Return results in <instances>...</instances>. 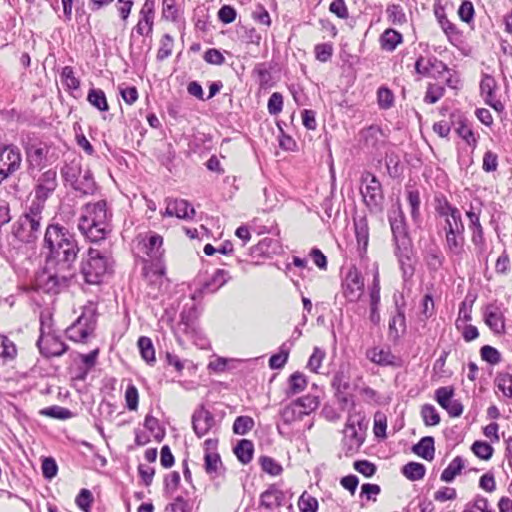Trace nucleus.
Returning <instances> with one entry per match:
<instances>
[{
    "mask_svg": "<svg viewBox=\"0 0 512 512\" xmlns=\"http://www.w3.org/2000/svg\"><path fill=\"white\" fill-rule=\"evenodd\" d=\"M112 214L107 209L105 200L87 203L82 208L78 230L90 242L104 240L111 231L110 218Z\"/></svg>",
    "mask_w": 512,
    "mask_h": 512,
    "instance_id": "obj_2",
    "label": "nucleus"
},
{
    "mask_svg": "<svg viewBox=\"0 0 512 512\" xmlns=\"http://www.w3.org/2000/svg\"><path fill=\"white\" fill-rule=\"evenodd\" d=\"M37 346L45 357L61 356L68 348L59 336L49 331L46 332L43 321H41L40 337L37 341Z\"/></svg>",
    "mask_w": 512,
    "mask_h": 512,
    "instance_id": "obj_13",
    "label": "nucleus"
},
{
    "mask_svg": "<svg viewBox=\"0 0 512 512\" xmlns=\"http://www.w3.org/2000/svg\"><path fill=\"white\" fill-rule=\"evenodd\" d=\"M496 87L497 83L494 77L490 75L483 76L480 83L481 95L484 97V100L488 105L492 106L496 110H500L503 108V105L500 101L495 99Z\"/></svg>",
    "mask_w": 512,
    "mask_h": 512,
    "instance_id": "obj_25",
    "label": "nucleus"
},
{
    "mask_svg": "<svg viewBox=\"0 0 512 512\" xmlns=\"http://www.w3.org/2000/svg\"><path fill=\"white\" fill-rule=\"evenodd\" d=\"M284 500L283 491L277 485H270L260 495V507L272 511L282 506Z\"/></svg>",
    "mask_w": 512,
    "mask_h": 512,
    "instance_id": "obj_21",
    "label": "nucleus"
},
{
    "mask_svg": "<svg viewBox=\"0 0 512 512\" xmlns=\"http://www.w3.org/2000/svg\"><path fill=\"white\" fill-rule=\"evenodd\" d=\"M113 261L107 253L90 248L81 263V274L86 283L97 285L112 272Z\"/></svg>",
    "mask_w": 512,
    "mask_h": 512,
    "instance_id": "obj_5",
    "label": "nucleus"
},
{
    "mask_svg": "<svg viewBox=\"0 0 512 512\" xmlns=\"http://www.w3.org/2000/svg\"><path fill=\"white\" fill-rule=\"evenodd\" d=\"M436 212L444 219L443 229L447 233H464L465 227L460 210L451 205L447 199L438 200Z\"/></svg>",
    "mask_w": 512,
    "mask_h": 512,
    "instance_id": "obj_10",
    "label": "nucleus"
},
{
    "mask_svg": "<svg viewBox=\"0 0 512 512\" xmlns=\"http://www.w3.org/2000/svg\"><path fill=\"white\" fill-rule=\"evenodd\" d=\"M174 45L173 37L169 34H164L160 40V47L157 52V60L163 61L172 54Z\"/></svg>",
    "mask_w": 512,
    "mask_h": 512,
    "instance_id": "obj_49",
    "label": "nucleus"
},
{
    "mask_svg": "<svg viewBox=\"0 0 512 512\" xmlns=\"http://www.w3.org/2000/svg\"><path fill=\"white\" fill-rule=\"evenodd\" d=\"M213 414L203 405L197 408L192 415V426L195 434L200 438L205 436L214 426Z\"/></svg>",
    "mask_w": 512,
    "mask_h": 512,
    "instance_id": "obj_18",
    "label": "nucleus"
},
{
    "mask_svg": "<svg viewBox=\"0 0 512 512\" xmlns=\"http://www.w3.org/2000/svg\"><path fill=\"white\" fill-rule=\"evenodd\" d=\"M388 220L393 237L394 253L403 273L407 274L412 270L408 264L412 253V243L408 235L404 213L399 205L389 211Z\"/></svg>",
    "mask_w": 512,
    "mask_h": 512,
    "instance_id": "obj_3",
    "label": "nucleus"
},
{
    "mask_svg": "<svg viewBox=\"0 0 512 512\" xmlns=\"http://www.w3.org/2000/svg\"><path fill=\"white\" fill-rule=\"evenodd\" d=\"M21 163L22 155L17 146L0 143V167L8 173V176L19 170Z\"/></svg>",
    "mask_w": 512,
    "mask_h": 512,
    "instance_id": "obj_16",
    "label": "nucleus"
},
{
    "mask_svg": "<svg viewBox=\"0 0 512 512\" xmlns=\"http://www.w3.org/2000/svg\"><path fill=\"white\" fill-rule=\"evenodd\" d=\"M402 41V34L391 28L386 29L380 36L381 48L388 52L394 51Z\"/></svg>",
    "mask_w": 512,
    "mask_h": 512,
    "instance_id": "obj_32",
    "label": "nucleus"
},
{
    "mask_svg": "<svg viewBox=\"0 0 512 512\" xmlns=\"http://www.w3.org/2000/svg\"><path fill=\"white\" fill-rule=\"evenodd\" d=\"M231 279L229 271L217 269L212 276L204 282L201 288L202 293H214L224 286Z\"/></svg>",
    "mask_w": 512,
    "mask_h": 512,
    "instance_id": "obj_27",
    "label": "nucleus"
},
{
    "mask_svg": "<svg viewBox=\"0 0 512 512\" xmlns=\"http://www.w3.org/2000/svg\"><path fill=\"white\" fill-rule=\"evenodd\" d=\"M458 136L464 140L469 147L474 150L478 143V136L474 133L471 126L466 122H460L456 129Z\"/></svg>",
    "mask_w": 512,
    "mask_h": 512,
    "instance_id": "obj_45",
    "label": "nucleus"
},
{
    "mask_svg": "<svg viewBox=\"0 0 512 512\" xmlns=\"http://www.w3.org/2000/svg\"><path fill=\"white\" fill-rule=\"evenodd\" d=\"M195 210L190 203L184 199H167L164 216H175L180 219H190L194 216Z\"/></svg>",
    "mask_w": 512,
    "mask_h": 512,
    "instance_id": "obj_20",
    "label": "nucleus"
},
{
    "mask_svg": "<svg viewBox=\"0 0 512 512\" xmlns=\"http://www.w3.org/2000/svg\"><path fill=\"white\" fill-rule=\"evenodd\" d=\"M483 319L495 335L506 333L505 314L501 305L496 302L487 304L483 310Z\"/></svg>",
    "mask_w": 512,
    "mask_h": 512,
    "instance_id": "obj_14",
    "label": "nucleus"
},
{
    "mask_svg": "<svg viewBox=\"0 0 512 512\" xmlns=\"http://www.w3.org/2000/svg\"><path fill=\"white\" fill-rule=\"evenodd\" d=\"M253 76L256 78L257 83L261 89H269L273 86V77L271 67L267 63H258L253 71Z\"/></svg>",
    "mask_w": 512,
    "mask_h": 512,
    "instance_id": "obj_29",
    "label": "nucleus"
},
{
    "mask_svg": "<svg viewBox=\"0 0 512 512\" xmlns=\"http://www.w3.org/2000/svg\"><path fill=\"white\" fill-rule=\"evenodd\" d=\"M260 464L263 471L273 476L280 475L283 470L282 466L271 457H261Z\"/></svg>",
    "mask_w": 512,
    "mask_h": 512,
    "instance_id": "obj_59",
    "label": "nucleus"
},
{
    "mask_svg": "<svg viewBox=\"0 0 512 512\" xmlns=\"http://www.w3.org/2000/svg\"><path fill=\"white\" fill-rule=\"evenodd\" d=\"M84 173L82 169V160L79 156H74L71 160H66L60 169L61 177L65 185L76 182V179Z\"/></svg>",
    "mask_w": 512,
    "mask_h": 512,
    "instance_id": "obj_23",
    "label": "nucleus"
},
{
    "mask_svg": "<svg viewBox=\"0 0 512 512\" xmlns=\"http://www.w3.org/2000/svg\"><path fill=\"white\" fill-rule=\"evenodd\" d=\"M368 421L361 414H350L343 430V449L346 455H353L365 440Z\"/></svg>",
    "mask_w": 512,
    "mask_h": 512,
    "instance_id": "obj_7",
    "label": "nucleus"
},
{
    "mask_svg": "<svg viewBox=\"0 0 512 512\" xmlns=\"http://www.w3.org/2000/svg\"><path fill=\"white\" fill-rule=\"evenodd\" d=\"M43 209L41 203H30L12 226L13 236L23 243H34L41 233Z\"/></svg>",
    "mask_w": 512,
    "mask_h": 512,
    "instance_id": "obj_4",
    "label": "nucleus"
},
{
    "mask_svg": "<svg viewBox=\"0 0 512 512\" xmlns=\"http://www.w3.org/2000/svg\"><path fill=\"white\" fill-rule=\"evenodd\" d=\"M436 57L430 56V57H424L419 56L416 59L415 62V71L417 74L424 76V77H433L436 78L435 73L431 72V68L433 67L434 61Z\"/></svg>",
    "mask_w": 512,
    "mask_h": 512,
    "instance_id": "obj_44",
    "label": "nucleus"
},
{
    "mask_svg": "<svg viewBox=\"0 0 512 512\" xmlns=\"http://www.w3.org/2000/svg\"><path fill=\"white\" fill-rule=\"evenodd\" d=\"M304 416L306 415L295 401L284 407L281 412V418L285 424H291L295 421L302 420Z\"/></svg>",
    "mask_w": 512,
    "mask_h": 512,
    "instance_id": "obj_40",
    "label": "nucleus"
},
{
    "mask_svg": "<svg viewBox=\"0 0 512 512\" xmlns=\"http://www.w3.org/2000/svg\"><path fill=\"white\" fill-rule=\"evenodd\" d=\"M446 248L449 254L461 256L464 251V233H447L445 234Z\"/></svg>",
    "mask_w": 512,
    "mask_h": 512,
    "instance_id": "obj_34",
    "label": "nucleus"
},
{
    "mask_svg": "<svg viewBox=\"0 0 512 512\" xmlns=\"http://www.w3.org/2000/svg\"><path fill=\"white\" fill-rule=\"evenodd\" d=\"M305 415H309L319 406V399L314 395H306L295 400Z\"/></svg>",
    "mask_w": 512,
    "mask_h": 512,
    "instance_id": "obj_50",
    "label": "nucleus"
},
{
    "mask_svg": "<svg viewBox=\"0 0 512 512\" xmlns=\"http://www.w3.org/2000/svg\"><path fill=\"white\" fill-rule=\"evenodd\" d=\"M144 427L154 436L155 440L160 442L164 437V430L161 428L159 420L152 415H146Z\"/></svg>",
    "mask_w": 512,
    "mask_h": 512,
    "instance_id": "obj_46",
    "label": "nucleus"
},
{
    "mask_svg": "<svg viewBox=\"0 0 512 512\" xmlns=\"http://www.w3.org/2000/svg\"><path fill=\"white\" fill-rule=\"evenodd\" d=\"M386 13L389 20L394 24H403L406 22V15L401 5L392 4L387 7Z\"/></svg>",
    "mask_w": 512,
    "mask_h": 512,
    "instance_id": "obj_57",
    "label": "nucleus"
},
{
    "mask_svg": "<svg viewBox=\"0 0 512 512\" xmlns=\"http://www.w3.org/2000/svg\"><path fill=\"white\" fill-rule=\"evenodd\" d=\"M366 357L373 363L380 366L393 365L396 357L392 354L389 348L373 347L368 349Z\"/></svg>",
    "mask_w": 512,
    "mask_h": 512,
    "instance_id": "obj_28",
    "label": "nucleus"
},
{
    "mask_svg": "<svg viewBox=\"0 0 512 512\" xmlns=\"http://www.w3.org/2000/svg\"><path fill=\"white\" fill-rule=\"evenodd\" d=\"M58 186L57 172L55 169H48L41 173L35 186V199L31 203H41L44 210L45 201L54 193Z\"/></svg>",
    "mask_w": 512,
    "mask_h": 512,
    "instance_id": "obj_12",
    "label": "nucleus"
},
{
    "mask_svg": "<svg viewBox=\"0 0 512 512\" xmlns=\"http://www.w3.org/2000/svg\"><path fill=\"white\" fill-rule=\"evenodd\" d=\"M421 416L426 426H435L440 422V415L431 404H425L422 406Z\"/></svg>",
    "mask_w": 512,
    "mask_h": 512,
    "instance_id": "obj_48",
    "label": "nucleus"
},
{
    "mask_svg": "<svg viewBox=\"0 0 512 512\" xmlns=\"http://www.w3.org/2000/svg\"><path fill=\"white\" fill-rule=\"evenodd\" d=\"M307 385V377L303 373L296 371L288 378L285 394L287 397L299 394L306 389Z\"/></svg>",
    "mask_w": 512,
    "mask_h": 512,
    "instance_id": "obj_30",
    "label": "nucleus"
},
{
    "mask_svg": "<svg viewBox=\"0 0 512 512\" xmlns=\"http://www.w3.org/2000/svg\"><path fill=\"white\" fill-rule=\"evenodd\" d=\"M360 192L364 203L370 210L378 209L383 201V191L380 181L370 172L361 176Z\"/></svg>",
    "mask_w": 512,
    "mask_h": 512,
    "instance_id": "obj_9",
    "label": "nucleus"
},
{
    "mask_svg": "<svg viewBox=\"0 0 512 512\" xmlns=\"http://www.w3.org/2000/svg\"><path fill=\"white\" fill-rule=\"evenodd\" d=\"M199 311L194 302V299H190L188 303L183 306L180 313L179 326L182 327L184 333H190L195 331V322L198 318Z\"/></svg>",
    "mask_w": 512,
    "mask_h": 512,
    "instance_id": "obj_22",
    "label": "nucleus"
},
{
    "mask_svg": "<svg viewBox=\"0 0 512 512\" xmlns=\"http://www.w3.org/2000/svg\"><path fill=\"white\" fill-rule=\"evenodd\" d=\"M254 427V420L250 416H239L233 423V432L238 435H245Z\"/></svg>",
    "mask_w": 512,
    "mask_h": 512,
    "instance_id": "obj_47",
    "label": "nucleus"
},
{
    "mask_svg": "<svg viewBox=\"0 0 512 512\" xmlns=\"http://www.w3.org/2000/svg\"><path fill=\"white\" fill-rule=\"evenodd\" d=\"M495 386L505 398H512V374L501 371L496 374L494 379Z\"/></svg>",
    "mask_w": 512,
    "mask_h": 512,
    "instance_id": "obj_36",
    "label": "nucleus"
},
{
    "mask_svg": "<svg viewBox=\"0 0 512 512\" xmlns=\"http://www.w3.org/2000/svg\"><path fill=\"white\" fill-rule=\"evenodd\" d=\"M377 102L381 109H389L394 104V94L387 87H380L377 91Z\"/></svg>",
    "mask_w": 512,
    "mask_h": 512,
    "instance_id": "obj_55",
    "label": "nucleus"
},
{
    "mask_svg": "<svg viewBox=\"0 0 512 512\" xmlns=\"http://www.w3.org/2000/svg\"><path fill=\"white\" fill-rule=\"evenodd\" d=\"M498 168V155L491 150L484 153L482 169L485 172H494Z\"/></svg>",
    "mask_w": 512,
    "mask_h": 512,
    "instance_id": "obj_64",
    "label": "nucleus"
},
{
    "mask_svg": "<svg viewBox=\"0 0 512 512\" xmlns=\"http://www.w3.org/2000/svg\"><path fill=\"white\" fill-rule=\"evenodd\" d=\"M69 186L74 191L84 196L94 195L98 189L90 169H85L81 177L77 178L75 183H70Z\"/></svg>",
    "mask_w": 512,
    "mask_h": 512,
    "instance_id": "obj_24",
    "label": "nucleus"
},
{
    "mask_svg": "<svg viewBox=\"0 0 512 512\" xmlns=\"http://www.w3.org/2000/svg\"><path fill=\"white\" fill-rule=\"evenodd\" d=\"M97 325V306L89 302L81 315L66 329V336L74 342L85 343L93 335Z\"/></svg>",
    "mask_w": 512,
    "mask_h": 512,
    "instance_id": "obj_6",
    "label": "nucleus"
},
{
    "mask_svg": "<svg viewBox=\"0 0 512 512\" xmlns=\"http://www.w3.org/2000/svg\"><path fill=\"white\" fill-rule=\"evenodd\" d=\"M364 292V279L356 267H350L342 282V294L350 303L360 300Z\"/></svg>",
    "mask_w": 512,
    "mask_h": 512,
    "instance_id": "obj_11",
    "label": "nucleus"
},
{
    "mask_svg": "<svg viewBox=\"0 0 512 512\" xmlns=\"http://www.w3.org/2000/svg\"><path fill=\"white\" fill-rule=\"evenodd\" d=\"M88 102L99 111H107L109 109L105 93L101 89L92 88L87 95Z\"/></svg>",
    "mask_w": 512,
    "mask_h": 512,
    "instance_id": "obj_42",
    "label": "nucleus"
},
{
    "mask_svg": "<svg viewBox=\"0 0 512 512\" xmlns=\"http://www.w3.org/2000/svg\"><path fill=\"white\" fill-rule=\"evenodd\" d=\"M300 512H316L318 509V501L316 498L304 492L298 501Z\"/></svg>",
    "mask_w": 512,
    "mask_h": 512,
    "instance_id": "obj_56",
    "label": "nucleus"
},
{
    "mask_svg": "<svg viewBox=\"0 0 512 512\" xmlns=\"http://www.w3.org/2000/svg\"><path fill=\"white\" fill-rule=\"evenodd\" d=\"M480 355L483 361L491 365H497L501 362V353L490 345H484L480 349Z\"/></svg>",
    "mask_w": 512,
    "mask_h": 512,
    "instance_id": "obj_52",
    "label": "nucleus"
},
{
    "mask_svg": "<svg viewBox=\"0 0 512 512\" xmlns=\"http://www.w3.org/2000/svg\"><path fill=\"white\" fill-rule=\"evenodd\" d=\"M43 250L48 263L58 265L54 274H47L42 288L47 293H58L68 285L72 276L71 265L80 251L75 234L59 223L47 225L43 238Z\"/></svg>",
    "mask_w": 512,
    "mask_h": 512,
    "instance_id": "obj_1",
    "label": "nucleus"
},
{
    "mask_svg": "<svg viewBox=\"0 0 512 512\" xmlns=\"http://www.w3.org/2000/svg\"><path fill=\"white\" fill-rule=\"evenodd\" d=\"M162 245L163 238L156 233H150L145 239H143L144 252L152 260H158L162 257L164 253Z\"/></svg>",
    "mask_w": 512,
    "mask_h": 512,
    "instance_id": "obj_26",
    "label": "nucleus"
},
{
    "mask_svg": "<svg viewBox=\"0 0 512 512\" xmlns=\"http://www.w3.org/2000/svg\"><path fill=\"white\" fill-rule=\"evenodd\" d=\"M294 345L292 340H287L279 347V352L273 354L269 359V367L271 369H281L288 361L290 351Z\"/></svg>",
    "mask_w": 512,
    "mask_h": 512,
    "instance_id": "obj_31",
    "label": "nucleus"
},
{
    "mask_svg": "<svg viewBox=\"0 0 512 512\" xmlns=\"http://www.w3.org/2000/svg\"><path fill=\"white\" fill-rule=\"evenodd\" d=\"M180 484V474L177 471L170 472L164 479V490L168 495H172Z\"/></svg>",
    "mask_w": 512,
    "mask_h": 512,
    "instance_id": "obj_63",
    "label": "nucleus"
},
{
    "mask_svg": "<svg viewBox=\"0 0 512 512\" xmlns=\"http://www.w3.org/2000/svg\"><path fill=\"white\" fill-rule=\"evenodd\" d=\"M407 200L410 206V213L413 220H417L420 216V195L417 190L408 191Z\"/></svg>",
    "mask_w": 512,
    "mask_h": 512,
    "instance_id": "obj_60",
    "label": "nucleus"
},
{
    "mask_svg": "<svg viewBox=\"0 0 512 512\" xmlns=\"http://www.w3.org/2000/svg\"><path fill=\"white\" fill-rule=\"evenodd\" d=\"M17 355V348L13 341L6 336H0V364L12 361Z\"/></svg>",
    "mask_w": 512,
    "mask_h": 512,
    "instance_id": "obj_39",
    "label": "nucleus"
},
{
    "mask_svg": "<svg viewBox=\"0 0 512 512\" xmlns=\"http://www.w3.org/2000/svg\"><path fill=\"white\" fill-rule=\"evenodd\" d=\"M126 406L129 410L134 411L138 408L139 394L135 385L129 384L125 391Z\"/></svg>",
    "mask_w": 512,
    "mask_h": 512,
    "instance_id": "obj_62",
    "label": "nucleus"
},
{
    "mask_svg": "<svg viewBox=\"0 0 512 512\" xmlns=\"http://www.w3.org/2000/svg\"><path fill=\"white\" fill-rule=\"evenodd\" d=\"M355 233L358 243L366 247L369 240V229L366 219H360L355 222Z\"/></svg>",
    "mask_w": 512,
    "mask_h": 512,
    "instance_id": "obj_58",
    "label": "nucleus"
},
{
    "mask_svg": "<svg viewBox=\"0 0 512 512\" xmlns=\"http://www.w3.org/2000/svg\"><path fill=\"white\" fill-rule=\"evenodd\" d=\"M29 170H40L49 162L50 145L35 134L28 133L21 139Z\"/></svg>",
    "mask_w": 512,
    "mask_h": 512,
    "instance_id": "obj_8",
    "label": "nucleus"
},
{
    "mask_svg": "<svg viewBox=\"0 0 512 512\" xmlns=\"http://www.w3.org/2000/svg\"><path fill=\"white\" fill-rule=\"evenodd\" d=\"M426 468L418 462H409L402 468V474L410 481L421 480L425 476Z\"/></svg>",
    "mask_w": 512,
    "mask_h": 512,
    "instance_id": "obj_41",
    "label": "nucleus"
},
{
    "mask_svg": "<svg viewBox=\"0 0 512 512\" xmlns=\"http://www.w3.org/2000/svg\"><path fill=\"white\" fill-rule=\"evenodd\" d=\"M454 388L440 387L435 391V400L447 411L450 417H459L463 413V405L459 400L453 399Z\"/></svg>",
    "mask_w": 512,
    "mask_h": 512,
    "instance_id": "obj_15",
    "label": "nucleus"
},
{
    "mask_svg": "<svg viewBox=\"0 0 512 512\" xmlns=\"http://www.w3.org/2000/svg\"><path fill=\"white\" fill-rule=\"evenodd\" d=\"M154 24V2L146 0L140 10V19L131 33V41L134 38V32L141 36H149L152 33Z\"/></svg>",
    "mask_w": 512,
    "mask_h": 512,
    "instance_id": "obj_17",
    "label": "nucleus"
},
{
    "mask_svg": "<svg viewBox=\"0 0 512 512\" xmlns=\"http://www.w3.org/2000/svg\"><path fill=\"white\" fill-rule=\"evenodd\" d=\"M473 453L480 459L489 460L493 455V447L484 441H475L471 447Z\"/></svg>",
    "mask_w": 512,
    "mask_h": 512,
    "instance_id": "obj_53",
    "label": "nucleus"
},
{
    "mask_svg": "<svg viewBox=\"0 0 512 512\" xmlns=\"http://www.w3.org/2000/svg\"><path fill=\"white\" fill-rule=\"evenodd\" d=\"M217 440L207 439L204 442V468L207 474L217 476L222 468L221 458L218 453L213 450L216 448Z\"/></svg>",
    "mask_w": 512,
    "mask_h": 512,
    "instance_id": "obj_19",
    "label": "nucleus"
},
{
    "mask_svg": "<svg viewBox=\"0 0 512 512\" xmlns=\"http://www.w3.org/2000/svg\"><path fill=\"white\" fill-rule=\"evenodd\" d=\"M40 413L42 415L61 420L69 419L72 416V412L69 409L57 405L44 408Z\"/></svg>",
    "mask_w": 512,
    "mask_h": 512,
    "instance_id": "obj_51",
    "label": "nucleus"
},
{
    "mask_svg": "<svg viewBox=\"0 0 512 512\" xmlns=\"http://www.w3.org/2000/svg\"><path fill=\"white\" fill-rule=\"evenodd\" d=\"M412 450L425 460H433L435 453L434 438L431 436L421 438V440L413 446Z\"/></svg>",
    "mask_w": 512,
    "mask_h": 512,
    "instance_id": "obj_33",
    "label": "nucleus"
},
{
    "mask_svg": "<svg viewBox=\"0 0 512 512\" xmlns=\"http://www.w3.org/2000/svg\"><path fill=\"white\" fill-rule=\"evenodd\" d=\"M137 345L142 358L147 363L155 362V349L152 340L149 337L141 336L137 341Z\"/></svg>",
    "mask_w": 512,
    "mask_h": 512,
    "instance_id": "obj_43",
    "label": "nucleus"
},
{
    "mask_svg": "<svg viewBox=\"0 0 512 512\" xmlns=\"http://www.w3.org/2000/svg\"><path fill=\"white\" fill-rule=\"evenodd\" d=\"M324 358H325V351L320 349L319 347H315L313 349L312 355L310 356V358L308 360L307 368L310 371L317 373L319 368L322 365V361Z\"/></svg>",
    "mask_w": 512,
    "mask_h": 512,
    "instance_id": "obj_61",
    "label": "nucleus"
},
{
    "mask_svg": "<svg viewBox=\"0 0 512 512\" xmlns=\"http://www.w3.org/2000/svg\"><path fill=\"white\" fill-rule=\"evenodd\" d=\"M464 468V460L462 457H455L449 465L441 473L440 479L443 482H452L457 475H459Z\"/></svg>",
    "mask_w": 512,
    "mask_h": 512,
    "instance_id": "obj_37",
    "label": "nucleus"
},
{
    "mask_svg": "<svg viewBox=\"0 0 512 512\" xmlns=\"http://www.w3.org/2000/svg\"><path fill=\"white\" fill-rule=\"evenodd\" d=\"M234 453L241 463L248 464L252 460L254 453L252 441L247 439L240 440L234 448Z\"/></svg>",
    "mask_w": 512,
    "mask_h": 512,
    "instance_id": "obj_38",
    "label": "nucleus"
},
{
    "mask_svg": "<svg viewBox=\"0 0 512 512\" xmlns=\"http://www.w3.org/2000/svg\"><path fill=\"white\" fill-rule=\"evenodd\" d=\"M445 88L439 84H429L424 96V102L434 104L444 96Z\"/></svg>",
    "mask_w": 512,
    "mask_h": 512,
    "instance_id": "obj_54",
    "label": "nucleus"
},
{
    "mask_svg": "<svg viewBox=\"0 0 512 512\" xmlns=\"http://www.w3.org/2000/svg\"><path fill=\"white\" fill-rule=\"evenodd\" d=\"M406 329V320L404 311L397 306V313L389 322V336L394 340L399 339L401 333Z\"/></svg>",
    "mask_w": 512,
    "mask_h": 512,
    "instance_id": "obj_35",
    "label": "nucleus"
}]
</instances>
